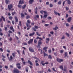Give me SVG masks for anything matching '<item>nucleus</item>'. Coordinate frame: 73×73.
<instances>
[{
  "mask_svg": "<svg viewBox=\"0 0 73 73\" xmlns=\"http://www.w3.org/2000/svg\"><path fill=\"white\" fill-rule=\"evenodd\" d=\"M53 30L56 31L58 29V27H57V26L56 25L55 28H53Z\"/></svg>",
  "mask_w": 73,
  "mask_h": 73,
  "instance_id": "9b49d317",
  "label": "nucleus"
},
{
  "mask_svg": "<svg viewBox=\"0 0 73 73\" xmlns=\"http://www.w3.org/2000/svg\"><path fill=\"white\" fill-rule=\"evenodd\" d=\"M48 19H50V20H51L52 19V17H47Z\"/></svg>",
  "mask_w": 73,
  "mask_h": 73,
  "instance_id": "09e8293b",
  "label": "nucleus"
},
{
  "mask_svg": "<svg viewBox=\"0 0 73 73\" xmlns=\"http://www.w3.org/2000/svg\"><path fill=\"white\" fill-rule=\"evenodd\" d=\"M27 23H29V24H31V22L29 20H28L27 21Z\"/></svg>",
  "mask_w": 73,
  "mask_h": 73,
  "instance_id": "ea45409f",
  "label": "nucleus"
},
{
  "mask_svg": "<svg viewBox=\"0 0 73 73\" xmlns=\"http://www.w3.org/2000/svg\"><path fill=\"white\" fill-rule=\"evenodd\" d=\"M13 7V5L12 4H11L10 5H8V8L9 9V11H11V9Z\"/></svg>",
  "mask_w": 73,
  "mask_h": 73,
  "instance_id": "20e7f679",
  "label": "nucleus"
},
{
  "mask_svg": "<svg viewBox=\"0 0 73 73\" xmlns=\"http://www.w3.org/2000/svg\"><path fill=\"white\" fill-rule=\"evenodd\" d=\"M0 50L1 52H3V49L1 48H0Z\"/></svg>",
  "mask_w": 73,
  "mask_h": 73,
  "instance_id": "3c124183",
  "label": "nucleus"
},
{
  "mask_svg": "<svg viewBox=\"0 0 73 73\" xmlns=\"http://www.w3.org/2000/svg\"><path fill=\"white\" fill-rule=\"evenodd\" d=\"M28 63H29V64H30V65H31L32 66H33V64L32 63V62L31 61L29 60H28Z\"/></svg>",
  "mask_w": 73,
  "mask_h": 73,
  "instance_id": "f8f14e48",
  "label": "nucleus"
},
{
  "mask_svg": "<svg viewBox=\"0 0 73 73\" xmlns=\"http://www.w3.org/2000/svg\"><path fill=\"white\" fill-rule=\"evenodd\" d=\"M72 27H71L70 29L72 30L73 29V25H72Z\"/></svg>",
  "mask_w": 73,
  "mask_h": 73,
  "instance_id": "774afa93",
  "label": "nucleus"
},
{
  "mask_svg": "<svg viewBox=\"0 0 73 73\" xmlns=\"http://www.w3.org/2000/svg\"><path fill=\"white\" fill-rule=\"evenodd\" d=\"M36 66H38L39 65V64H38V63H36Z\"/></svg>",
  "mask_w": 73,
  "mask_h": 73,
  "instance_id": "052dcab7",
  "label": "nucleus"
},
{
  "mask_svg": "<svg viewBox=\"0 0 73 73\" xmlns=\"http://www.w3.org/2000/svg\"><path fill=\"white\" fill-rule=\"evenodd\" d=\"M66 10H67V11H68V10H69V9L68 8V7H66Z\"/></svg>",
  "mask_w": 73,
  "mask_h": 73,
  "instance_id": "4d7b16f0",
  "label": "nucleus"
},
{
  "mask_svg": "<svg viewBox=\"0 0 73 73\" xmlns=\"http://www.w3.org/2000/svg\"><path fill=\"white\" fill-rule=\"evenodd\" d=\"M21 17L22 19H24L25 17V15L23 13H21Z\"/></svg>",
  "mask_w": 73,
  "mask_h": 73,
  "instance_id": "4468645a",
  "label": "nucleus"
},
{
  "mask_svg": "<svg viewBox=\"0 0 73 73\" xmlns=\"http://www.w3.org/2000/svg\"><path fill=\"white\" fill-rule=\"evenodd\" d=\"M48 72H52V70H50V68H49L48 69Z\"/></svg>",
  "mask_w": 73,
  "mask_h": 73,
  "instance_id": "603ef678",
  "label": "nucleus"
},
{
  "mask_svg": "<svg viewBox=\"0 0 73 73\" xmlns=\"http://www.w3.org/2000/svg\"><path fill=\"white\" fill-rule=\"evenodd\" d=\"M42 44V42H41V40H39L38 42V45H40Z\"/></svg>",
  "mask_w": 73,
  "mask_h": 73,
  "instance_id": "6ab92c4d",
  "label": "nucleus"
},
{
  "mask_svg": "<svg viewBox=\"0 0 73 73\" xmlns=\"http://www.w3.org/2000/svg\"><path fill=\"white\" fill-rule=\"evenodd\" d=\"M23 44H24V45H27V43L26 42L23 43Z\"/></svg>",
  "mask_w": 73,
  "mask_h": 73,
  "instance_id": "bf43d9fd",
  "label": "nucleus"
},
{
  "mask_svg": "<svg viewBox=\"0 0 73 73\" xmlns=\"http://www.w3.org/2000/svg\"><path fill=\"white\" fill-rule=\"evenodd\" d=\"M50 34H52V35H53V33H54V32H53V31L50 32Z\"/></svg>",
  "mask_w": 73,
  "mask_h": 73,
  "instance_id": "e2e57ef3",
  "label": "nucleus"
},
{
  "mask_svg": "<svg viewBox=\"0 0 73 73\" xmlns=\"http://www.w3.org/2000/svg\"><path fill=\"white\" fill-rule=\"evenodd\" d=\"M13 59V57H12V56H10V58L9 59V61H12V60Z\"/></svg>",
  "mask_w": 73,
  "mask_h": 73,
  "instance_id": "cd10ccee",
  "label": "nucleus"
},
{
  "mask_svg": "<svg viewBox=\"0 0 73 73\" xmlns=\"http://www.w3.org/2000/svg\"><path fill=\"white\" fill-rule=\"evenodd\" d=\"M2 29H1V28H0V35L1 36L3 35V33L2 32Z\"/></svg>",
  "mask_w": 73,
  "mask_h": 73,
  "instance_id": "ddd939ff",
  "label": "nucleus"
},
{
  "mask_svg": "<svg viewBox=\"0 0 73 73\" xmlns=\"http://www.w3.org/2000/svg\"><path fill=\"white\" fill-rule=\"evenodd\" d=\"M71 20H72V17H69L67 19V21L68 23H70L71 21Z\"/></svg>",
  "mask_w": 73,
  "mask_h": 73,
  "instance_id": "1a4fd4ad",
  "label": "nucleus"
},
{
  "mask_svg": "<svg viewBox=\"0 0 73 73\" xmlns=\"http://www.w3.org/2000/svg\"><path fill=\"white\" fill-rule=\"evenodd\" d=\"M19 4H24V0H22V1L21 0H20L19 2Z\"/></svg>",
  "mask_w": 73,
  "mask_h": 73,
  "instance_id": "9d476101",
  "label": "nucleus"
},
{
  "mask_svg": "<svg viewBox=\"0 0 73 73\" xmlns=\"http://www.w3.org/2000/svg\"><path fill=\"white\" fill-rule=\"evenodd\" d=\"M40 13H41L42 15H43V13H44V14H47V12L46 11H44L43 10H42L40 11Z\"/></svg>",
  "mask_w": 73,
  "mask_h": 73,
  "instance_id": "0eeeda50",
  "label": "nucleus"
},
{
  "mask_svg": "<svg viewBox=\"0 0 73 73\" xmlns=\"http://www.w3.org/2000/svg\"><path fill=\"white\" fill-rule=\"evenodd\" d=\"M37 40L36 39H35L34 40V42L35 44H36L37 43Z\"/></svg>",
  "mask_w": 73,
  "mask_h": 73,
  "instance_id": "c03bdc74",
  "label": "nucleus"
},
{
  "mask_svg": "<svg viewBox=\"0 0 73 73\" xmlns=\"http://www.w3.org/2000/svg\"><path fill=\"white\" fill-rule=\"evenodd\" d=\"M66 35L67 36V37H69V36H70V35H69V34H68L67 33H66Z\"/></svg>",
  "mask_w": 73,
  "mask_h": 73,
  "instance_id": "473e14b6",
  "label": "nucleus"
},
{
  "mask_svg": "<svg viewBox=\"0 0 73 73\" xmlns=\"http://www.w3.org/2000/svg\"><path fill=\"white\" fill-rule=\"evenodd\" d=\"M5 2L6 4H8V3L10 2V1H9V0H6L5 1Z\"/></svg>",
  "mask_w": 73,
  "mask_h": 73,
  "instance_id": "bb28decb",
  "label": "nucleus"
},
{
  "mask_svg": "<svg viewBox=\"0 0 73 73\" xmlns=\"http://www.w3.org/2000/svg\"><path fill=\"white\" fill-rule=\"evenodd\" d=\"M52 70L54 71L55 72H56V70H55V69H54V68H52Z\"/></svg>",
  "mask_w": 73,
  "mask_h": 73,
  "instance_id": "0e129e2a",
  "label": "nucleus"
},
{
  "mask_svg": "<svg viewBox=\"0 0 73 73\" xmlns=\"http://www.w3.org/2000/svg\"><path fill=\"white\" fill-rule=\"evenodd\" d=\"M46 40H47L46 41V43H48L50 41L49 38H46Z\"/></svg>",
  "mask_w": 73,
  "mask_h": 73,
  "instance_id": "aec40b11",
  "label": "nucleus"
},
{
  "mask_svg": "<svg viewBox=\"0 0 73 73\" xmlns=\"http://www.w3.org/2000/svg\"><path fill=\"white\" fill-rule=\"evenodd\" d=\"M33 1H34V0H30V1H29V4H32Z\"/></svg>",
  "mask_w": 73,
  "mask_h": 73,
  "instance_id": "dca6fc26",
  "label": "nucleus"
},
{
  "mask_svg": "<svg viewBox=\"0 0 73 73\" xmlns=\"http://www.w3.org/2000/svg\"><path fill=\"white\" fill-rule=\"evenodd\" d=\"M19 24L18 25H19L20 26H22V24H21V21H19Z\"/></svg>",
  "mask_w": 73,
  "mask_h": 73,
  "instance_id": "2f4dec72",
  "label": "nucleus"
},
{
  "mask_svg": "<svg viewBox=\"0 0 73 73\" xmlns=\"http://www.w3.org/2000/svg\"><path fill=\"white\" fill-rule=\"evenodd\" d=\"M18 7H19V8H21V5H18Z\"/></svg>",
  "mask_w": 73,
  "mask_h": 73,
  "instance_id": "de8ad7c7",
  "label": "nucleus"
},
{
  "mask_svg": "<svg viewBox=\"0 0 73 73\" xmlns=\"http://www.w3.org/2000/svg\"><path fill=\"white\" fill-rule=\"evenodd\" d=\"M43 53H44V57L46 56H48V54H47L45 52H44Z\"/></svg>",
  "mask_w": 73,
  "mask_h": 73,
  "instance_id": "c85d7f7f",
  "label": "nucleus"
},
{
  "mask_svg": "<svg viewBox=\"0 0 73 73\" xmlns=\"http://www.w3.org/2000/svg\"><path fill=\"white\" fill-rule=\"evenodd\" d=\"M48 48V47H44L43 48V50H44L45 52H47V49Z\"/></svg>",
  "mask_w": 73,
  "mask_h": 73,
  "instance_id": "a211bd4d",
  "label": "nucleus"
},
{
  "mask_svg": "<svg viewBox=\"0 0 73 73\" xmlns=\"http://www.w3.org/2000/svg\"><path fill=\"white\" fill-rule=\"evenodd\" d=\"M16 65L19 69H20L21 68V64L20 63H18L16 64Z\"/></svg>",
  "mask_w": 73,
  "mask_h": 73,
  "instance_id": "f03ea898",
  "label": "nucleus"
},
{
  "mask_svg": "<svg viewBox=\"0 0 73 73\" xmlns=\"http://www.w3.org/2000/svg\"><path fill=\"white\" fill-rule=\"evenodd\" d=\"M68 56V53L67 52H65L64 54V57H66Z\"/></svg>",
  "mask_w": 73,
  "mask_h": 73,
  "instance_id": "a878e982",
  "label": "nucleus"
},
{
  "mask_svg": "<svg viewBox=\"0 0 73 73\" xmlns=\"http://www.w3.org/2000/svg\"><path fill=\"white\" fill-rule=\"evenodd\" d=\"M64 52V50H61L60 51V53H62Z\"/></svg>",
  "mask_w": 73,
  "mask_h": 73,
  "instance_id": "37998d69",
  "label": "nucleus"
},
{
  "mask_svg": "<svg viewBox=\"0 0 73 73\" xmlns=\"http://www.w3.org/2000/svg\"><path fill=\"white\" fill-rule=\"evenodd\" d=\"M48 58H49V59H52V57L50 55H49L48 56Z\"/></svg>",
  "mask_w": 73,
  "mask_h": 73,
  "instance_id": "b1692460",
  "label": "nucleus"
},
{
  "mask_svg": "<svg viewBox=\"0 0 73 73\" xmlns=\"http://www.w3.org/2000/svg\"><path fill=\"white\" fill-rule=\"evenodd\" d=\"M49 53H52V50L50 49L48 50Z\"/></svg>",
  "mask_w": 73,
  "mask_h": 73,
  "instance_id": "e433bc0d",
  "label": "nucleus"
},
{
  "mask_svg": "<svg viewBox=\"0 0 73 73\" xmlns=\"http://www.w3.org/2000/svg\"><path fill=\"white\" fill-rule=\"evenodd\" d=\"M5 69H8V67L7 66H5Z\"/></svg>",
  "mask_w": 73,
  "mask_h": 73,
  "instance_id": "864d4df0",
  "label": "nucleus"
},
{
  "mask_svg": "<svg viewBox=\"0 0 73 73\" xmlns=\"http://www.w3.org/2000/svg\"><path fill=\"white\" fill-rule=\"evenodd\" d=\"M65 38V36H63L62 37V38L61 39L63 40V39H64V38Z\"/></svg>",
  "mask_w": 73,
  "mask_h": 73,
  "instance_id": "6e6d98bb",
  "label": "nucleus"
},
{
  "mask_svg": "<svg viewBox=\"0 0 73 73\" xmlns=\"http://www.w3.org/2000/svg\"><path fill=\"white\" fill-rule=\"evenodd\" d=\"M15 54H16V52H15V53H12V55L13 57H16V55Z\"/></svg>",
  "mask_w": 73,
  "mask_h": 73,
  "instance_id": "5701e85b",
  "label": "nucleus"
},
{
  "mask_svg": "<svg viewBox=\"0 0 73 73\" xmlns=\"http://www.w3.org/2000/svg\"><path fill=\"white\" fill-rule=\"evenodd\" d=\"M58 4L59 5L61 4V1H58Z\"/></svg>",
  "mask_w": 73,
  "mask_h": 73,
  "instance_id": "7c9ffc66",
  "label": "nucleus"
},
{
  "mask_svg": "<svg viewBox=\"0 0 73 73\" xmlns=\"http://www.w3.org/2000/svg\"><path fill=\"white\" fill-rule=\"evenodd\" d=\"M60 68L61 69H62V70H63V66H60Z\"/></svg>",
  "mask_w": 73,
  "mask_h": 73,
  "instance_id": "58836bf2",
  "label": "nucleus"
},
{
  "mask_svg": "<svg viewBox=\"0 0 73 73\" xmlns=\"http://www.w3.org/2000/svg\"><path fill=\"white\" fill-rule=\"evenodd\" d=\"M36 35H37V36H40L41 35L38 34V32H36Z\"/></svg>",
  "mask_w": 73,
  "mask_h": 73,
  "instance_id": "72a5a7b5",
  "label": "nucleus"
},
{
  "mask_svg": "<svg viewBox=\"0 0 73 73\" xmlns=\"http://www.w3.org/2000/svg\"><path fill=\"white\" fill-rule=\"evenodd\" d=\"M66 27H69V24L68 23H66Z\"/></svg>",
  "mask_w": 73,
  "mask_h": 73,
  "instance_id": "69168bd1",
  "label": "nucleus"
},
{
  "mask_svg": "<svg viewBox=\"0 0 73 73\" xmlns=\"http://www.w3.org/2000/svg\"><path fill=\"white\" fill-rule=\"evenodd\" d=\"M33 39H30L29 40L28 42V43L29 44H30V43L32 44V42H33Z\"/></svg>",
  "mask_w": 73,
  "mask_h": 73,
  "instance_id": "6e6552de",
  "label": "nucleus"
},
{
  "mask_svg": "<svg viewBox=\"0 0 73 73\" xmlns=\"http://www.w3.org/2000/svg\"><path fill=\"white\" fill-rule=\"evenodd\" d=\"M12 23L13 25H14L15 24V21H12Z\"/></svg>",
  "mask_w": 73,
  "mask_h": 73,
  "instance_id": "13d9d810",
  "label": "nucleus"
},
{
  "mask_svg": "<svg viewBox=\"0 0 73 73\" xmlns=\"http://www.w3.org/2000/svg\"><path fill=\"white\" fill-rule=\"evenodd\" d=\"M15 38H16L17 40H19V37H17V36L16 35H15Z\"/></svg>",
  "mask_w": 73,
  "mask_h": 73,
  "instance_id": "a19ab883",
  "label": "nucleus"
},
{
  "mask_svg": "<svg viewBox=\"0 0 73 73\" xmlns=\"http://www.w3.org/2000/svg\"><path fill=\"white\" fill-rule=\"evenodd\" d=\"M15 22L16 23H17V22L19 21L18 20V19H17V17H15Z\"/></svg>",
  "mask_w": 73,
  "mask_h": 73,
  "instance_id": "f3484780",
  "label": "nucleus"
},
{
  "mask_svg": "<svg viewBox=\"0 0 73 73\" xmlns=\"http://www.w3.org/2000/svg\"><path fill=\"white\" fill-rule=\"evenodd\" d=\"M9 19L10 20H12L13 19V17H12V16H10L9 17Z\"/></svg>",
  "mask_w": 73,
  "mask_h": 73,
  "instance_id": "49530a36",
  "label": "nucleus"
},
{
  "mask_svg": "<svg viewBox=\"0 0 73 73\" xmlns=\"http://www.w3.org/2000/svg\"><path fill=\"white\" fill-rule=\"evenodd\" d=\"M47 16L48 15H44V18H45L46 19V17H47Z\"/></svg>",
  "mask_w": 73,
  "mask_h": 73,
  "instance_id": "c9c22d12",
  "label": "nucleus"
},
{
  "mask_svg": "<svg viewBox=\"0 0 73 73\" xmlns=\"http://www.w3.org/2000/svg\"><path fill=\"white\" fill-rule=\"evenodd\" d=\"M56 61L58 62H59V63H61V62H63V59H60L58 58H57L56 59Z\"/></svg>",
  "mask_w": 73,
  "mask_h": 73,
  "instance_id": "f257e3e1",
  "label": "nucleus"
},
{
  "mask_svg": "<svg viewBox=\"0 0 73 73\" xmlns=\"http://www.w3.org/2000/svg\"><path fill=\"white\" fill-rule=\"evenodd\" d=\"M50 7H53V4H50Z\"/></svg>",
  "mask_w": 73,
  "mask_h": 73,
  "instance_id": "8fccbe9b",
  "label": "nucleus"
},
{
  "mask_svg": "<svg viewBox=\"0 0 73 73\" xmlns=\"http://www.w3.org/2000/svg\"><path fill=\"white\" fill-rule=\"evenodd\" d=\"M44 61H41V64L43 66H45V64L44 63Z\"/></svg>",
  "mask_w": 73,
  "mask_h": 73,
  "instance_id": "4be33fe9",
  "label": "nucleus"
},
{
  "mask_svg": "<svg viewBox=\"0 0 73 73\" xmlns=\"http://www.w3.org/2000/svg\"><path fill=\"white\" fill-rule=\"evenodd\" d=\"M38 28V26H35V28L34 27H33L32 28V29H33V30H34V31H36V30L35 29H37Z\"/></svg>",
  "mask_w": 73,
  "mask_h": 73,
  "instance_id": "39448f33",
  "label": "nucleus"
},
{
  "mask_svg": "<svg viewBox=\"0 0 73 73\" xmlns=\"http://www.w3.org/2000/svg\"><path fill=\"white\" fill-rule=\"evenodd\" d=\"M31 17H30V16L29 15H27L26 17V19H29V18H30Z\"/></svg>",
  "mask_w": 73,
  "mask_h": 73,
  "instance_id": "4c0bfd02",
  "label": "nucleus"
},
{
  "mask_svg": "<svg viewBox=\"0 0 73 73\" xmlns=\"http://www.w3.org/2000/svg\"><path fill=\"white\" fill-rule=\"evenodd\" d=\"M49 2H46V5H49Z\"/></svg>",
  "mask_w": 73,
  "mask_h": 73,
  "instance_id": "680f3d73",
  "label": "nucleus"
},
{
  "mask_svg": "<svg viewBox=\"0 0 73 73\" xmlns=\"http://www.w3.org/2000/svg\"><path fill=\"white\" fill-rule=\"evenodd\" d=\"M67 3L68 4H71V2L70 0H67Z\"/></svg>",
  "mask_w": 73,
  "mask_h": 73,
  "instance_id": "393cba45",
  "label": "nucleus"
},
{
  "mask_svg": "<svg viewBox=\"0 0 73 73\" xmlns=\"http://www.w3.org/2000/svg\"><path fill=\"white\" fill-rule=\"evenodd\" d=\"M2 18L3 21H5V18H4V17H3V16H2L1 17Z\"/></svg>",
  "mask_w": 73,
  "mask_h": 73,
  "instance_id": "79ce46f5",
  "label": "nucleus"
},
{
  "mask_svg": "<svg viewBox=\"0 0 73 73\" xmlns=\"http://www.w3.org/2000/svg\"><path fill=\"white\" fill-rule=\"evenodd\" d=\"M16 13L15 12H12V15H15V14Z\"/></svg>",
  "mask_w": 73,
  "mask_h": 73,
  "instance_id": "5fc2aeb1",
  "label": "nucleus"
},
{
  "mask_svg": "<svg viewBox=\"0 0 73 73\" xmlns=\"http://www.w3.org/2000/svg\"><path fill=\"white\" fill-rule=\"evenodd\" d=\"M30 24V23H28L27 22V23H26V25H27V27H29Z\"/></svg>",
  "mask_w": 73,
  "mask_h": 73,
  "instance_id": "f704fd0d",
  "label": "nucleus"
},
{
  "mask_svg": "<svg viewBox=\"0 0 73 73\" xmlns=\"http://www.w3.org/2000/svg\"><path fill=\"white\" fill-rule=\"evenodd\" d=\"M26 5H24L22 7V9H25L26 7Z\"/></svg>",
  "mask_w": 73,
  "mask_h": 73,
  "instance_id": "c756f323",
  "label": "nucleus"
},
{
  "mask_svg": "<svg viewBox=\"0 0 73 73\" xmlns=\"http://www.w3.org/2000/svg\"><path fill=\"white\" fill-rule=\"evenodd\" d=\"M36 16L37 18H39V15H36Z\"/></svg>",
  "mask_w": 73,
  "mask_h": 73,
  "instance_id": "338daca9",
  "label": "nucleus"
},
{
  "mask_svg": "<svg viewBox=\"0 0 73 73\" xmlns=\"http://www.w3.org/2000/svg\"><path fill=\"white\" fill-rule=\"evenodd\" d=\"M35 32H33L32 33H31L29 34V36H33V35H35Z\"/></svg>",
  "mask_w": 73,
  "mask_h": 73,
  "instance_id": "2eb2a0df",
  "label": "nucleus"
},
{
  "mask_svg": "<svg viewBox=\"0 0 73 73\" xmlns=\"http://www.w3.org/2000/svg\"><path fill=\"white\" fill-rule=\"evenodd\" d=\"M29 49L30 52H35V51H34V50L32 47H29Z\"/></svg>",
  "mask_w": 73,
  "mask_h": 73,
  "instance_id": "423d86ee",
  "label": "nucleus"
},
{
  "mask_svg": "<svg viewBox=\"0 0 73 73\" xmlns=\"http://www.w3.org/2000/svg\"><path fill=\"white\" fill-rule=\"evenodd\" d=\"M54 13L55 15H58V13L57 12L55 11H54Z\"/></svg>",
  "mask_w": 73,
  "mask_h": 73,
  "instance_id": "a18cd8bd",
  "label": "nucleus"
},
{
  "mask_svg": "<svg viewBox=\"0 0 73 73\" xmlns=\"http://www.w3.org/2000/svg\"><path fill=\"white\" fill-rule=\"evenodd\" d=\"M13 73H20V71L17 69H14L13 70Z\"/></svg>",
  "mask_w": 73,
  "mask_h": 73,
  "instance_id": "7ed1b4c3",
  "label": "nucleus"
},
{
  "mask_svg": "<svg viewBox=\"0 0 73 73\" xmlns=\"http://www.w3.org/2000/svg\"><path fill=\"white\" fill-rule=\"evenodd\" d=\"M36 39V40H38V39H39V40H42V38H40L39 37V36H37Z\"/></svg>",
  "mask_w": 73,
  "mask_h": 73,
  "instance_id": "412c9836",
  "label": "nucleus"
}]
</instances>
